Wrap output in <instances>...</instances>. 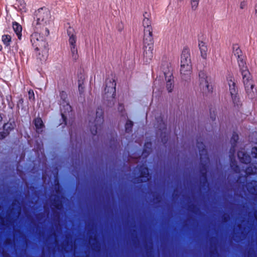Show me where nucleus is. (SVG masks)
Returning a JSON list of instances; mask_svg holds the SVG:
<instances>
[{
  "instance_id": "nucleus-1",
  "label": "nucleus",
  "mask_w": 257,
  "mask_h": 257,
  "mask_svg": "<svg viewBox=\"0 0 257 257\" xmlns=\"http://www.w3.org/2000/svg\"><path fill=\"white\" fill-rule=\"evenodd\" d=\"M31 41L35 50L38 51L37 58L41 61H45L48 54V45L44 38L38 33H34L31 35Z\"/></svg>"
},
{
  "instance_id": "nucleus-2",
  "label": "nucleus",
  "mask_w": 257,
  "mask_h": 257,
  "mask_svg": "<svg viewBox=\"0 0 257 257\" xmlns=\"http://www.w3.org/2000/svg\"><path fill=\"white\" fill-rule=\"evenodd\" d=\"M36 18L33 25H45L49 24L51 21V15L49 11L46 8L39 9L36 13Z\"/></svg>"
},
{
  "instance_id": "nucleus-3",
  "label": "nucleus",
  "mask_w": 257,
  "mask_h": 257,
  "mask_svg": "<svg viewBox=\"0 0 257 257\" xmlns=\"http://www.w3.org/2000/svg\"><path fill=\"white\" fill-rule=\"evenodd\" d=\"M102 111L100 109H98L96 113V118L94 122H91L90 124V131L93 135H95L97 133V130L99 129L103 123Z\"/></svg>"
},
{
  "instance_id": "nucleus-4",
  "label": "nucleus",
  "mask_w": 257,
  "mask_h": 257,
  "mask_svg": "<svg viewBox=\"0 0 257 257\" xmlns=\"http://www.w3.org/2000/svg\"><path fill=\"white\" fill-rule=\"evenodd\" d=\"M227 81L229 87V91L233 102L234 104H238L237 102H238L239 98L237 96V91L234 81V78L232 75H229L227 77Z\"/></svg>"
},
{
  "instance_id": "nucleus-5",
  "label": "nucleus",
  "mask_w": 257,
  "mask_h": 257,
  "mask_svg": "<svg viewBox=\"0 0 257 257\" xmlns=\"http://www.w3.org/2000/svg\"><path fill=\"white\" fill-rule=\"evenodd\" d=\"M199 86L203 93H206L211 90L212 87L209 85V78L204 72L199 73Z\"/></svg>"
},
{
  "instance_id": "nucleus-6",
  "label": "nucleus",
  "mask_w": 257,
  "mask_h": 257,
  "mask_svg": "<svg viewBox=\"0 0 257 257\" xmlns=\"http://www.w3.org/2000/svg\"><path fill=\"white\" fill-rule=\"evenodd\" d=\"M242 79L246 93L250 97H253L254 96V84L251 78L250 74H249L248 75H246V76H242Z\"/></svg>"
},
{
  "instance_id": "nucleus-7",
  "label": "nucleus",
  "mask_w": 257,
  "mask_h": 257,
  "mask_svg": "<svg viewBox=\"0 0 257 257\" xmlns=\"http://www.w3.org/2000/svg\"><path fill=\"white\" fill-rule=\"evenodd\" d=\"M143 47H154V41L152 32H151L150 33H149V32L144 33Z\"/></svg>"
},
{
  "instance_id": "nucleus-8",
  "label": "nucleus",
  "mask_w": 257,
  "mask_h": 257,
  "mask_svg": "<svg viewBox=\"0 0 257 257\" xmlns=\"http://www.w3.org/2000/svg\"><path fill=\"white\" fill-rule=\"evenodd\" d=\"M154 47H143L144 59L146 62H150L153 57Z\"/></svg>"
},
{
  "instance_id": "nucleus-9",
  "label": "nucleus",
  "mask_w": 257,
  "mask_h": 257,
  "mask_svg": "<svg viewBox=\"0 0 257 257\" xmlns=\"http://www.w3.org/2000/svg\"><path fill=\"white\" fill-rule=\"evenodd\" d=\"M149 16V15L147 13H145L144 14V19H143V26H144V33L149 32V33H150L151 32H152L151 22L149 18H148Z\"/></svg>"
},
{
  "instance_id": "nucleus-10",
  "label": "nucleus",
  "mask_w": 257,
  "mask_h": 257,
  "mask_svg": "<svg viewBox=\"0 0 257 257\" xmlns=\"http://www.w3.org/2000/svg\"><path fill=\"white\" fill-rule=\"evenodd\" d=\"M238 64L239 67L240 71L241 73L242 76H246V75H248L249 74H250L247 69V67L246 64V62L244 60V57L238 59Z\"/></svg>"
},
{
  "instance_id": "nucleus-11",
  "label": "nucleus",
  "mask_w": 257,
  "mask_h": 257,
  "mask_svg": "<svg viewBox=\"0 0 257 257\" xmlns=\"http://www.w3.org/2000/svg\"><path fill=\"white\" fill-rule=\"evenodd\" d=\"M115 85L116 83L113 79L106 82V87L104 90L105 93L110 94L112 97H113L115 91Z\"/></svg>"
},
{
  "instance_id": "nucleus-12",
  "label": "nucleus",
  "mask_w": 257,
  "mask_h": 257,
  "mask_svg": "<svg viewBox=\"0 0 257 257\" xmlns=\"http://www.w3.org/2000/svg\"><path fill=\"white\" fill-rule=\"evenodd\" d=\"M192 72V66H190V68L187 66H181L180 73L182 79L187 80L190 79Z\"/></svg>"
},
{
  "instance_id": "nucleus-13",
  "label": "nucleus",
  "mask_w": 257,
  "mask_h": 257,
  "mask_svg": "<svg viewBox=\"0 0 257 257\" xmlns=\"http://www.w3.org/2000/svg\"><path fill=\"white\" fill-rule=\"evenodd\" d=\"M197 147L199 149L201 161L203 162L204 159V162L208 161V158L207 155V152L204 149V145L202 143L198 142L197 143Z\"/></svg>"
},
{
  "instance_id": "nucleus-14",
  "label": "nucleus",
  "mask_w": 257,
  "mask_h": 257,
  "mask_svg": "<svg viewBox=\"0 0 257 257\" xmlns=\"http://www.w3.org/2000/svg\"><path fill=\"white\" fill-rule=\"evenodd\" d=\"M238 157L240 162L247 164L250 162V157L246 154L243 150L239 151L238 153Z\"/></svg>"
},
{
  "instance_id": "nucleus-15",
  "label": "nucleus",
  "mask_w": 257,
  "mask_h": 257,
  "mask_svg": "<svg viewBox=\"0 0 257 257\" xmlns=\"http://www.w3.org/2000/svg\"><path fill=\"white\" fill-rule=\"evenodd\" d=\"M74 30L71 27H69L67 30V34L69 36V43L70 45V47L72 46H76L75 43L76 38L75 35L74 34Z\"/></svg>"
},
{
  "instance_id": "nucleus-16",
  "label": "nucleus",
  "mask_w": 257,
  "mask_h": 257,
  "mask_svg": "<svg viewBox=\"0 0 257 257\" xmlns=\"http://www.w3.org/2000/svg\"><path fill=\"white\" fill-rule=\"evenodd\" d=\"M181 61L191 62L190 50L188 48H184L181 55Z\"/></svg>"
},
{
  "instance_id": "nucleus-17",
  "label": "nucleus",
  "mask_w": 257,
  "mask_h": 257,
  "mask_svg": "<svg viewBox=\"0 0 257 257\" xmlns=\"http://www.w3.org/2000/svg\"><path fill=\"white\" fill-rule=\"evenodd\" d=\"M198 46L202 57L204 59L206 58L207 57V48L206 44L202 41H199Z\"/></svg>"
},
{
  "instance_id": "nucleus-18",
  "label": "nucleus",
  "mask_w": 257,
  "mask_h": 257,
  "mask_svg": "<svg viewBox=\"0 0 257 257\" xmlns=\"http://www.w3.org/2000/svg\"><path fill=\"white\" fill-rule=\"evenodd\" d=\"M140 177L141 178H142L141 179L142 182H146L149 180V171L147 168L144 167H142Z\"/></svg>"
},
{
  "instance_id": "nucleus-19",
  "label": "nucleus",
  "mask_w": 257,
  "mask_h": 257,
  "mask_svg": "<svg viewBox=\"0 0 257 257\" xmlns=\"http://www.w3.org/2000/svg\"><path fill=\"white\" fill-rule=\"evenodd\" d=\"M247 188L249 193L257 195V182L253 181L248 184Z\"/></svg>"
},
{
  "instance_id": "nucleus-20",
  "label": "nucleus",
  "mask_w": 257,
  "mask_h": 257,
  "mask_svg": "<svg viewBox=\"0 0 257 257\" xmlns=\"http://www.w3.org/2000/svg\"><path fill=\"white\" fill-rule=\"evenodd\" d=\"M13 28L14 29V31L16 33V35H17L18 38L19 39H21V36H22V26L19 24L17 22L13 23Z\"/></svg>"
},
{
  "instance_id": "nucleus-21",
  "label": "nucleus",
  "mask_w": 257,
  "mask_h": 257,
  "mask_svg": "<svg viewBox=\"0 0 257 257\" xmlns=\"http://www.w3.org/2000/svg\"><path fill=\"white\" fill-rule=\"evenodd\" d=\"M171 74H169L167 80L166 87L169 92H171L173 88V80Z\"/></svg>"
},
{
  "instance_id": "nucleus-22",
  "label": "nucleus",
  "mask_w": 257,
  "mask_h": 257,
  "mask_svg": "<svg viewBox=\"0 0 257 257\" xmlns=\"http://www.w3.org/2000/svg\"><path fill=\"white\" fill-rule=\"evenodd\" d=\"M70 55L71 58L76 61L78 59L79 55L78 54L77 49L76 46H72L70 47Z\"/></svg>"
},
{
  "instance_id": "nucleus-23",
  "label": "nucleus",
  "mask_w": 257,
  "mask_h": 257,
  "mask_svg": "<svg viewBox=\"0 0 257 257\" xmlns=\"http://www.w3.org/2000/svg\"><path fill=\"white\" fill-rule=\"evenodd\" d=\"M233 53L234 55L238 58V59H239L240 58L244 57L241 55V51L239 48V46L238 45L235 44L233 46Z\"/></svg>"
},
{
  "instance_id": "nucleus-24",
  "label": "nucleus",
  "mask_w": 257,
  "mask_h": 257,
  "mask_svg": "<svg viewBox=\"0 0 257 257\" xmlns=\"http://www.w3.org/2000/svg\"><path fill=\"white\" fill-rule=\"evenodd\" d=\"M64 107V110L62 108H61V114L64 120H65L66 118V114L67 112H69L71 110V106L68 104L66 103L65 105H63Z\"/></svg>"
},
{
  "instance_id": "nucleus-25",
  "label": "nucleus",
  "mask_w": 257,
  "mask_h": 257,
  "mask_svg": "<svg viewBox=\"0 0 257 257\" xmlns=\"http://www.w3.org/2000/svg\"><path fill=\"white\" fill-rule=\"evenodd\" d=\"M2 40L6 46H8L11 42L12 37L10 35H4L2 36Z\"/></svg>"
},
{
  "instance_id": "nucleus-26",
  "label": "nucleus",
  "mask_w": 257,
  "mask_h": 257,
  "mask_svg": "<svg viewBox=\"0 0 257 257\" xmlns=\"http://www.w3.org/2000/svg\"><path fill=\"white\" fill-rule=\"evenodd\" d=\"M245 173L247 175L254 174L257 173V168L250 166L245 169Z\"/></svg>"
},
{
  "instance_id": "nucleus-27",
  "label": "nucleus",
  "mask_w": 257,
  "mask_h": 257,
  "mask_svg": "<svg viewBox=\"0 0 257 257\" xmlns=\"http://www.w3.org/2000/svg\"><path fill=\"white\" fill-rule=\"evenodd\" d=\"M35 125L37 130H39L41 128L44 124L43 123V121L40 118H37L35 119Z\"/></svg>"
},
{
  "instance_id": "nucleus-28",
  "label": "nucleus",
  "mask_w": 257,
  "mask_h": 257,
  "mask_svg": "<svg viewBox=\"0 0 257 257\" xmlns=\"http://www.w3.org/2000/svg\"><path fill=\"white\" fill-rule=\"evenodd\" d=\"M14 128V125L11 123H7L4 125V130L7 132H9Z\"/></svg>"
},
{
  "instance_id": "nucleus-29",
  "label": "nucleus",
  "mask_w": 257,
  "mask_h": 257,
  "mask_svg": "<svg viewBox=\"0 0 257 257\" xmlns=\"http://www.w3.org/2000/svg\"><path fill=\"white\" fill-rule=\"evenodd\" d=\"M199 0H191V8L193 10L195 11L198 6Z\"/></svg>"
},
{
  "instance_id": "nucleus-30",
  "label": "nucleus",
  "mask_w": 257,
  "mask_h": 257,
  "mask_svg": "<svg viewBox=\"0 0 257 257\" xmlns=\"http://www.w3.org/2000/svg\"><path fill=\"white\" fill-rule=\"evenodd\" d=\"M133 125V123L131 120H127L125 124V130L126 131L129 132L131 131L132 126Z\"/></svg>"
},
{
  "instance_id": "nucleus-31",
  "label": "nucleus",
  "mask_w": 257,
  "mask_h": 257,
  "mask_svg": "<svg viewBox=\"0 0 257 257\" xmlns=\"http://www.w3.org/2000/svg\"><path fill=\"white\" fill-rule=\"evenodd\" d=\"M238 135L234 133L232 135V138L231 139V142L232 143H235L237 142V141L238 140Z\"/></svg>"
},
{
  "instance_id": "nucleus-32",
  "label": "nucleus",
  "mask_w": 257,
  "mask_h": 257,
  "mask_svg": "<svg viewBox=\"0 0 257 257\" xmlns=\"http://www.w3.org/2000/svg\"><path fill=\"white\" fill-rule=\"evenodd\" d=\"M187 66V67H189L190 68V66H192V63L191 62H188V61L187 62H185V61H181V66Z\"/></svg>"
},
{
  "instance_id": "nucleus-33",
  "label": "nucleus",
  "mask_w": 257,
  "mask_h": 257,
  "mask_svg": "<svg viewBox=\"0 0 257 257\" xmlns=\"http://www.w3.org/2000/svg\"><path fill=\"white\" fill-rule=\"evenodd\" d=\"M251 155L253 157L257 158V147L252 148L251 150Z\"/></svg>"
},
{
  "instance_id": "nucleus-34",
  "label": "nucleus",
  "mask_w": 257,
  "mask_h": 257,
  "mask_svg": "<svg viewBox=\"0 0 257 257\" xmlns=\"http://www.w3.org/2000/svg\"><path fill=\"white\" fill-rule=\"evenodd\" d=\"M28 94H29V97L30 98V99H33L34 100V92L33 90H30L28 92Z\"/></svg>"
},
{
  "instance_id": "nucleus-35",
  "label": "nucleus",
  "mask_w": 257,
  "mask_h": 257,
  "mask_svg": "<svg viewBox=\"0 0 257 257\" xmlns=\"http://www.w3.org/2000/svg\"><path fill=\"white\" fill-rule=\"evenodd\" d=\"M8 134L9 132H6L5 131H4V132L0 133V139H3L5 138L8 135Z\"/></svg>"
},
{
  "instance_id": "nucleus-36",
  "label": "nucleus",
  "mask_w": 257,
  "mask_h": 257,
  "mask_svg": "<svg viewBox=\"0 0 257 257\" xmlns=\"http://www.w3.org/2000/svg\"><path fill=\"white\" fill-rule=\"evenodd\" d=\"M161 123H160L161 127H160V130H161L162 128L163 130H164V129H165L166 128V125H165L164 122L163 121V120L162 119L161 120Z\"/></svg>"
},
{
  "instance_id": "nucleus-37",
  "label": "nucleus",
  "mask_w": 257,
  "mask_h": 257,
  "mask_svg": "<svg viewBox=\"0 0 257 257\" xmlns=\"http://www.w3.org/2000/svg\"><path fill=\"white\" fill-rule=\"evenodd\" d=\"M123 108H124L123 106L121 104V105H119L118 109L119 111H122L123 110Z\"/></svg>"
},
{
  "instance_id": "nucleus-38",
  "label": "nucleus",
  "mask_w": 257,
  "mask_h": 257,
  "mask_svg": "<svg viewBox=\"0 0 257 257\" xmlns=\"http://www.w3.org/2000/svg\"><path fill=\"white\" fill-rule=\"evenodd\" d=\"M83 88L82 86L81 85L79 84V91L81 92H83Z\"/></svg>"
},
{
  "instance_id": "nucleus-39",
  "label": "nucleus",
  "mask_w": 257,
  "mask_h": 257,
  "mask_svg": "<svg viewBox=\"0 0 257 257\" xmlns=\"http://www.w3.org/2000/svg\"><path fill=\"white\" fill-rule=\"evenodd\" d=\"M46 31L47 32V35H48L49 33V30L48 29H46Z\"/></svg>"
},
{
  "instance_id": "nucleus-40",
  "label": "nucleus",
  "mask_w": 257,
  "mask_h": 257,
  "mask_svg": "<svg viewBox=\"0 0 257 257\" xmlns=\"http://www.w3.org/2000/svg\"><path fill=\"white\" fill-rule=\"evenodd\" d=\"M230 152H234V149H231V150H230Z\"/></svg>"
},
{
  "instance_id": "nucleus-41",
  "label": "nucleus",
  "mask_w": 257,
  "mask_h": 257,
  "mask_svg": "<svg viewBox=\"0 0 257 257\" xmlns=\"http://www.w3.org/2000/svg\"><path fill=\"white\" fill-rule=\"evenodd\" d=\"M163 71L164 72V74L166 75V71H164V69H163Z\"/></svg>"
}]
</instances>
